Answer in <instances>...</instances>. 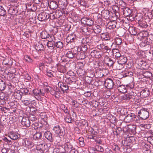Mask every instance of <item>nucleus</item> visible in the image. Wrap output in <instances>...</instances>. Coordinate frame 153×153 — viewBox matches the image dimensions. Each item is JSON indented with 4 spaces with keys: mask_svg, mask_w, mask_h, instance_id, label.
<instances>
[{
    "mask_svg": "<svg viewBox=\"0 0 153 153\" xmlns=\"http://www.w3.org/2000/svg\"><path fill=\"white\" fill-rule=\"evenodd\" d=\"M39 91L38 89H34L33 90V93L36 96L39 95Z\"/></svg>",
    "mask_w": 153,
    "mask_h": 153,
    "instance_id": "59",
    "label": "nucleus"
},
{
    "mask_svg": "<svg viewBox=\"0 0 153 153\" xmlns=\"http://www.w3.org/2000/svg\"><path fill=\"white\" fill-rule=\"evenodd\" d=\"M66 56L69 58H72L76 56V53L74 52L73 50L68 51L66 54Z\"/></svg>",
    "mask_w": 153,
    "mask_h": 153,
    "instance_id": "22",
    "label": "nucleus"
},
{
    "mask_svg": "<svg viewBox=\"0 0 153 153\" xmlns=\"http://www.w3.org/2000/svg\"><path fill=\"white\" fill-rule=\"evenodd\" d=\"M60 108L65 113L67 114L69 113V112L68 110L64 105H61Z\"/></svg>",
    "mask_w": 153,
    "mask_h": 153,
    "instance_id": "48",
    "label": "nucleus"
},
{
    "mask_svg": "<svg viewBox=\"0 0 153 153\" xmlns=\"http://www.w3.org/2000/svg\"><path fill=\"white\" fill-rule=\"evenodd\" d=\"M112 52L113 57L116 59L118 58L121 56L118 49H113L112 50Z\"/></svg>",
    "mask_w": 153,
    "mask_h": 153,
    "instance_id": "16",
    "label": "nucleus"
},
{
    "mask_svg": "<svg viewBox=\"0 0 153 153\" xmlns=\"http://www.w3.org/2000/svg\"><path fill=\"white\" fill-rule=\"evenodd\" d=\"M55 15V13H51L50 14H47L48 19L49 18L52 20L56 19Z\"/></svg>",
    "mask_w": 153,
    "mask_h": 153,
    "instance_id": "46",
    "label": "nucleus"
},
{
    "mask_svg": "<svg viewBox=\"0 0 153 153\" xmlns=\"http://www.w3.org/2000/svg\"><path fill=\"white\" fill-rule=\"evenodd\" d=\"M29 99H27V100H22V102L23 104L25 105H28L31 102V101Z\"/></svg>",
    "mask_w": 153,
    "mask_h": 153,
    "instance_id": "47",
    "label": "nucleus"
},
{
    "mask_svg": "<svg viewBox=\"0 0 153 153\" xmlns=\"http://www.w3.org/2000/svg\"><path fill=\"white\" fill-rule=\"evenodd\" d=\"M25 60L29 62H32V60L31 59L30 57L28 55H26L25 57Z\"/></svg>",
    "mask_w": 153,
    "mask_h": 153,
    "instance_id": "56",
    "label": "nucleus"
},
{
    "mask_svg": "<svg viewBox=\"0 0 153 153\" xmlns=\"http://www.w3.org/2000/svg\"><path fill=\"white\" fill-rule=\"evenodd\" d=\"M110 12L108 10H104L101 13V15L104 18L107 19L109 18Z\"/></svg>",
    "mask_w": 153,
    "mask_h": 153,
    "instance_id": "24",
    "label": "nucleus"
},
{
    "mask_svg": "<svg viewBox=\"0 0 153 153\" xmlns=\"http://www.w3.org/2000/svg\"><path fill=\"white\" fill-rule=\"evenodd\" d=\"M54 133L59 137H63L65 134V131L63 128L59 126H55L53 128Z\"/></svg>",
    "mask_w": 153,
    "mask_h": 153,
    "instance_id": "2",
    "label": "nucleus"
},
{
    "mask_svg": "<svg viewBox=\"0 0 153 153\" xmlns=\"http://www.w3.org/2000/svg\"><path fill=\"white\" fill-rule=\"evenodd\" d=\"M148 140L149 142L152 145H153V137H149L148 138Z\"/></svg>",
    "mask_w": 153,
    "mask_h": 153,
    "instance_id": "62",
    "label": "nucleus"
},
{
    "mask_svg": "<svg viewBox=\"0 0 153 153\" xmlns=\"http://www.w3.org/2000/svg\"><path fill=\"white\" fill-rule=\"evenodd\" d=\"M76 39V35L74 34H69L66 39V41L68 43H71L74 42Z\"/></svg>",
    "mask_w": 153,
    "mask_h": 153,
    "instance_id": "6",
    "label": "nucleus"
},
{
    "mask_svg": "<svg viewBox=\"0 0 153 153\" xmlns=\"http://www.w3.org/2000/svg\"><path fill=\"white\" fill-rule=\"evenodd\" d=\"M105 85L108 89H111L114 86V82L111 79H107L105 81Z\"/></svg>",
    "mask_w": 153,
    "mask_h": 153,
    "instance_id": "7",
    "label": "nucleus"
},
{
    "mask_svg": "<svg viewBox=\"0 0 153 153\" xmlns=\"http://www.w3.org/2000/svg\"><path fill=\"white\" fill-rule=\"evenodd\" d=\"M116 22L113 21L109 22L107 25L108 28L109 29H113L116 27Z\"/></svg>",
    "mask_w": 153,
    "mask_h": 153,
    "instance_id": "21",
    "label": "nucleus"
},
{
    "mask_svg": "<svg viewBox=\"0 0 153 153\" xmlns=\"http://www.w3.org/2000/svg\"><path fill=\"white\" fill-rule=\"evenodd\" d=\"M140 94L142 97H146L149 95L150 93L148 89L145 88L143 89L140 92Z\"/></svg>",
    "mask_w": 153,
    "mask_h": 153,
    "instance_id": "15",
    "label": "nucleus"
},
{
    "mask_svg": "<svg viewBox=\"0 0 153 153\" xmlns=\"http://www.w3.org/2000/svg\"><path fill=\"white\" fill-rule=\"evenodd\" d=\"M98 48L99 49H102L103 51H107L109 50L108 47L103 44H100V45L97 46Z\"/></svg>",
    "mask_w": 153,
    "mask_h": 153,
    "instance_id": "32",
    "label": "nucleus"
},
{
    "mask_svg": "<svg viewBox=\"0 0 153 153\" xmlns=\"http://www.w3.org/2000/svg\"><path fill=\"white\" fill-rule=\"evenodd\" d=\"M114 42L115 45L118 46V48H120V47L119 46L122 43V39L119 37H117L114 39Z\"/></svg>",
    "mask_w": 153,
    "mask_h": 153,
    "instance_id": "29",
    "label": "nucleus"
},
{
    "mask_svg": "<svg viewBox=\"0 0 153 153\" xmlns=\"http://www.w3.org/2000/svg\"><path fill=\"white\" fill-rule=\"evenodd\" d=\"M44 136L47 139L50 141L52 142L53 141L52 136V134L49 131L45 132L44 134Z\"/></svg>",
    "mask_w": 153,
    "mask_h": 153,
    "instance_id": "20",
    "label": "nucleus"
},
{
    "mask_svg": "<svg viewBox=\"0 0 153 153\" xmlns=\"http://www.w3.org/2000/svg\"><path fill=\"white\" fill-rule=\"evenodd\" d=\"M136 116L134 114L130 113L126 116L124 119V121L126 123H129L133 121H137Z\"/></svg>",
    "mask_w": 153,
    "mask_h": 153,
    "instance_id": "4",
    "label": "nucleus"
},
{
    "mask_svg": "<svg viewBox=\"0 0 153 153\" xmlns=\"http://www.w3.org/2000/svg\"><path fill=\"white\" fill-rule=\"evenodd\" d=\"M104 61L105 64L110 67L112 66L114 63L113 61L108 56H106L105 58Z\"/></svg>",
    "mask_w": 153,
    "mask_h": 153,
    "instance_id": "12",
    "label": "nucleus"
},
{
    "mask_svg": "<svg viewBox=\"0 0 153 153\" xmlns=\"http://www.w3.org/2000/svg\"><path fill=\"white\" fill-rule=\"evenodd\" d=\"M6 87V85L4 82L2 80L0 79V91L4 90Z\"/></svg>",
    "mask_w": 153,
    "mask_h": 153,
    "instance_id": "38",
    "label": "nucleus"
},
{
    "mask_svg": "<svg viewBox=\"0 0 153 153\" xmlns=\"http://www.w3.org/2000/svg\"><path fill=\"white\" fill-rule=\"evenodd\" d=\"M0 99L2 100H6L7 97L4 93L1 92L0 93Z\"/></svg>",
    "mask_w": 153,
    "mask_h": 153,
    "instance_id": "45",
    "label": "nucleus"
},
{
    "mask_svg": "<svg viewBox=\"0 0 153 153\" xmlns=\"http://www.w3.org/2000/svg\"><path fill=\"white\" fill-rule=\"evenodd\" d=\"M128 31L132 35H135L137 34V31L135 28L133 27H129Z\"/></svg>",
    "mask_w": 153,
    "mask_h": 153,
    "instance_id": "36",
    "label": "nucleus"
},
{
    "mask_svg": "<svg viewBox=\"0 0 153 153\" xmlns=\"http://www.w3.org/2000/svg\"><path fill=\"white\" fill-rule=\"evenodd\" d=\"M17 6H10L8 9V12L9 14L15 15L18 13V10L17 9Z\"/></svg>",
    "mask_w": 153,
    "mask_h": 153,
    "instance_id": "13",
    "label": "nucleus"
},
{
    "mask_svg": "<svg viewBox=\"0 0 153 153\" xmlns=\"http://www.w3.org/2000/svg\"><path fill=\"white\" fill-rule=\"evenodd\" d=\"M101 38L105 40H107L109 39L110 36L109 33H104L101 35Z\"/></svg>",
    "mask_w": 153,
    "mask_h": 153,
    "instance_id": "31",
    "label": "nucleus"
},
{
    "mask_svg": "<svg viewBox=\"0 0 153 153\" xmlns=\"http://www.w3.org/2000/svg\"><path fill=\"white\" fill-rule=\"evenodd\" d=\"M29 120H30L31 121H33L36 120L37 118L34 115L30 114L29 116Z\"/></svg>",
    "mask_w": 153,
    "mask_h": 153,
    "instance_id": "55",
    "label": "nucleus"
},
{
    "mask_svg": "<svg viewBox=\"0 0 153 153\" xmlns=\"http://www.w3.org/2000/svg\"><path fill=\"white\" fill-rule=\"evenodd\" d=\"M25 146L28 148H31L34 146V143L33 142L29 141L27 138L24 140Z\"/></svg>",
    "mask_w": 153,
    "mask_h": 153,
    "instance_id": "23",
    "label": "nucleus"
},
{
    "mask_svg": "<svg viewBox=\"0 0 153 153\" xmlns=\"http://www.w3.org/2000/svg\"><path fill=\"white\" fill-rule=\"evenodd\" d=\"M129 133L131 134H134L136 133V126L134 125H128Z\"/></svg>",
    "mask_w": 153,
    "mask_h": 153,
    "instance_id": "25",
    "label": "nucleus"
},
{
    "mask_svg": "<svg viewBox=\"0 0 153 153\" xmlns=\"http://www.w3.org/2000/svg\"><path fill=\"white\" fill-rule=\"evenodd\" d=\"M21 124L24 127H27L30 126V122L28 118L23 117L21 121Z\"/></svg>",
    "mask_w": 153,
    "mask_h": 153,
    "instance_id": "9",
    "label": "nucleus"
},
{
    "mask_svg": "<svg viewBox=\"0 0 153 153\" xmlns=\"http://www.w3.org/2000/svg\"><path fill=\"white\" fill-rule=\"evenodd\" d=\"M39 66L40 67L42 68H43V69H44V70L45 69V68L46 69L47 68V65L43 63H40V64H39Z\"/></svg>",
    "mask_w": 153,
    "mask_h": 153,
    "instance_id": "57",
    "label": "nucleus"
},
{
    "mask_svg": "<svg viewBox=\"0 0 153 153\" xmlns=\"http://www.w3.org/2000/svg\"><path fill=\"white\" fill-rule=\"evenodd\" d=\"M65 121L68 123H71L72 121V118L70 116H67L65 119Z\"/></svg>",
    "mask_w": 153,
    "mask_h": 153,
    "instance_id": "54",
    "label": "nucleus"
},
{
    "mask_svg": "<svg viewBox=\"0 0 153 153\" xmlns=\"http://www.w3.org/2000/svg\"><path fill=\"white\" fill-rule=\"evenodd\" d=\"M96 149L98 151L102 152L103 151V149L102 147L101 146H99L97 145L96 146Z\"/></svg>",
    "mask_w": 153,
    "mask_h": 153,
    "instance_id": "61",
    "label": "nucleus"
},
{
    "mask_svg": "<svg viewBox=\"0 0 153 153\" xmlns=\"http://www.w3.org/2000/svg\"><path fill=\"white\" fill-rule=\"evenodd\" d=\"M139 25L142 28H146L148 25H147V23L146 22L144 23H140Z\"/></svg>",
    "mask_w": 153,
    "mask_h": 153,
    "instance_id": "52",
    "label": "nucleus"
},
{
    "mask_svg": "<svg viewBox=\"0 0 153 153\" xmlns=\"http://www.w3.org/2000/svg\"><path fill=\"white\" fill-rule=\"evenodd\" d=\"M123 14L124 15L126 16H129L131 14V10L128 8H124L123 10Z\"/></svg>",
    "mask_w": 153,
    "mask_h": 153,
    "instance_id": "30",
    "label": "nucleus"
},
{
    "mask_svg": "<svg viewBox=\"0 0 153 153\" xmlns=\"http://www.w3.org/2000/svg\"><path fill=\"white\" fill-rule=\"evenodd\" d=\"M49 36V34L46 31H42L41 33V36L42 39H46Z\"/></svg>",
    "mask_w": 153,
    "mask_h": 153,
    "instance_id": "37",
    "label": "nucleus"
},
{
    "mask_svg": "<svg viewBox=\"0 0 153 153\" xmlns=\"http://www.w3.org/2000/svg\"><path fill=\"white\" fill-rule=\"evenodd\" d=\"M96 74V76L98 77H102L104 76L102 71L101 70L97 71Z\"/></svg>",
    "mask_w": 153,
    "mask_h": 153,
    "instance_id": "50",
    "label": "nucleus"
},
{
    "mask_svg": "<svg viewBox=\"0 0 153 153\" xmlns=\"http://www.w3.org/2000/svg\"><path fill=\"white\" fill-rule=\"evenodd\" d=\"M38 19L40 21H45L48 19L47 14L44 12H42L38 16Z\"/></svg>",
    "mask_w": 153,
    "mask_h": 153,
    "instance_id": "10",
    "label": "nucleus"
},
{
    "mask_svg": "<svg viewBox=\"0 0 153 153\" xmlns=\"http://www.w3.org/2000/svg\"><path fill=\"white\" fill-rule=\"evenodd\" d=\"M91 55L92 57L96 58H99L101 56L100 52L95 50H94L91 52Z\"/></svg>",
    "mask_w": 153,
    "mask_h": 153,
    "instance_id": "17",
    "label": "nucleus"
},
{
    "mask_svg": "<svg viewBox=\"0 0 153 153\" xmlns=\"http://www.w3.org/2000/svg\"><path fill=\"white\" fill-rule=\"evenodd\" d=\"M45 91L46 92H50V91H51L52 90L53 91L55 92V91L50 86H48L47 87H45L44 88Z\"/></svg>",
    "mask_w": 153,
    "mask_h": 153,
    "instance_id": "53",
    "label": "nucleus"
},
{
    "mask_svg": "<svg viewBox=\"0 0 153 153\" xmlns=\"http://www.w3.org/2000/svg\"><path fill=\"white\" fill-rule=\"evenodd\" d=\"M93 30L96 33H98L101 32V28L99 25H95L92 27Z\"/></svg>",
    "mask_w": 153,
    "mask_h": 153,
    "instance_id": "26",
    "label": "nucleus"
},
{
    "mask_svg": "<svg viewBox=\"0 0 153 153\" xmlns=\"http://www.w3.org/2000/svg\"><path fill=\"white\" fill-rule=\"evenodd\" d=\"M139 116L143 120L147 119L149 116L148 109L146 108L141 109L138 113Z\"/></svg>",
    "mask_w": 153,
    "mask_h": 153,
    "instance_id": "1",
    "label": "nucleus"
},
{
    "mask_svg": "<svg viewBox=\"0 0 153 153\" xmlns=\"http://www.w3.org/2000/svg\"><path fill=\"white\" fill-rule=\"evenodd\" d=\"M55 13L56 19L59 18L62 15V13L61 10H56Z\"/></svg>",
    "mask_w": 153,
    "mask_h": 153,
    "instance_id": "44",
    "label": "nucleus"
},
{
    "mask_svg": "<svg viewBox=\"0 0 153 153\" xmlns=\"http://www.w3.org/2000/svg\"><path fill=\"white\" fill-rule=\"evenodd\" d=\"M55 42H49L48 41L47 42L46 45L49 48H54V43L55 44Z\"/></svg>",
    "mask_w": 153,
    "mask_h": 153,
    "instance_id": "43",
    "label": "nucleus"
},
{
    "mask_svg": "<svg viewBox=\"0 0 153 153\" xmlns=\"http://www.w3.org/2000/svg\"><path fill=\"white\" fill-rule=\"evenodd\" d=\"M43 145L42 144L38 145L35 150L36 153H43L44 152Z\"/></svg>",
    "mask_w": 153,
    "mask_h": 153,
    "instance_id": "19",
    "label": "nucleus"
},
{
    "mask_svg": "<svg viewBox=\"0 0 153 153\" xmlns=\"http://www.w3.org/2000/svg\"><path fill=\"white\" fill-rule=\"evenodd\" d=\"M46 39L47 41L49 42H55V41H56V39L55 36L53 35H49V36H48Z\"/></svg>",
    "mask_w": 153,
    "mask_h": 153,
    "instance_id": "39",
    "label": "nucleus"
},
{
    "mask_svg": "<svg viewBox=\"0 0 153 153\" xmlns=\"http://www.w3.org/2000/svg\"><path fill=\"white\" fill-rule=\"evenodd\" d=\"M81 22L82 23L88 26H91L93 25L94 23L93 20L87 17L82 18L81 20Z\"/></svg>",
    "mask_w": 153,
    "mask_h": 153,
    "instance_id": "5",
    "label": "nucleus"
},
{
    "mask_svg": "<svg viewBox=\"0 0 153 153\" xmlns=\"http://www.w3.org/2000/svg\"><path fill=\"white\" fill-rule=\"evenodd\" d=\"M6 13V12L4 7L0 5V16H4Z\"/></svg>",
    "mask_w": 153,
    "mask_h": 153,
    "instance_id": "42",
    "label": "nucleus"
},
{
    "mask_svg": "<svg viewBox=\"0 0 153 153\" xmlns=\"http://www.w3.org/2000/svg\"><path fill=\"white\" fill-rule=\"evenodd\" d=\"M9 137L12 140H16L20 137V135L18 133L12 131L8 134Z\"/></svg>",
    "mask_w": 153,
    "mask_h": 153,
    "instance_id": "8",
    "label": "nucleus"
},
{
    "mask_svg": "<svg viewBox=\"0 0 153 153\" xmlns=\"http://www.w3.org/2000/svg\"><path fill=\"white\" fill-rule=\"evenodd\" d=\"M46 75L49 77H52L53 76V72L51 70H48V69H46Z\"/></svg>",
    "mask_w": 153,
    "mask_h": 153,
    "instance_id": "41",
    "label": "nucleus"
},
{
    "mask_svg": "<svg viewBox=\"0 0 153 153\" xmlns=\"http://www.w3.org/2000/svg\"><path fill=\"white\" fill-rule=\"evenodd\" d=\"M95 142H96V144L98 145H100L102 144V140L100 139H97L95 140Z\"/></svg>",
    "mask_w": 153,
    "mask_h": 153,
    "instance_id": "63",
    "label": "nucleus"
},
{
    "mask_svg": "<svg viewBox=\"0 0 153 153\" xmlns=\"http://www.w3.org/2000/svg\"><path fill=\"white\" fill-rule=\"evenodd\" d=\"M122 73L124 77L129 76L130 75H132V72H129L126 71L123 72Z\"/></svg>",
    "mask_w": 153,
    "mask_h": 153,
    "instance_id": "49",
    "label": "nucleus"
},
{
    "mask_svg": "<svg viewBox=\"0 0 153 153\" xmlns=\"http://www.w3.org/2000/svg\"><path fill=\"white\" fill-rule=\"evenodd\" d=\"M50 7L51 9H55L57 7L56 2L54 1H51L50 4H48Z\"/></svg>",
    "mask_w": 153,
    "mask_h": 153,
    "instance_id": "33",
    "label": "nucleus"
},
{
    "mask_svg": "<svg viewBox=\"0 0 153 153\" xmlns=\"http://www.w3.org/2000/svg\"><path fill=\"white\" fill-rule=\"evenodd\" d=\"M32 127H33L35 129H36L39 127V124L37 123H34L32 124Z\"/></svg>",
    "mask_w": 153,
    "mask_h": 153,
    "instance_id": "60",
    "label": "nucleus"
},
{
    "mask_svg": "<svg viewBox=\"0 0 153 153\" xmlns=\"http://www.w3.org/2000/svg\"><path fill=\"white\" fill-rule=\"evenodd\" d=\"M56 47L57 48L62 49L63 47V44L61 41H55L54 44V47Z\"/></svg>",
    "mask_w": 153,
    "mask_h": 153,
    "instance_id": "34",
    "label": "nucleus"
},
{
    "mask_svg": "<svg viewBox=\"0 0 153 153\" xmlns=\"http://www.w3.org/2000/svg\"><path fill=\"white\" fill-rule=\"evenodd\" d=\"M57 69L60 72H63L65 69L64 67L60 64H59L57 66Z\"/></svg>",
    "mask_w": 153,
    "mask_h": 153,
    "instance_id": "51",
    "label": "nucleus"
},
{
    "mask_svg": "<svg viewBox=\"0 0 153 153\" xmlns=\"http://www.w3.org/2000/svg\"><path fill=\"white\" fill-rule=\"evenodd\" d=\"M123 131L124 132H128L129 133V130L128 125H126L123 127Z\"/></svg>",
    "mask_w": 153,
    "mask_h": 153,
    "instance_id": "58",
    "label": "nucleus"
},
{
    "mask_svg": "<svg viewBox=\"0 0 153 153\" xmlns=\"http://www.w3.org/2000/svg\"><path fill=\"white\" fill-rule=\"evenodd\" d=\"M118 91L120 93H124L127 91V90L126 87L124 85H121L117 87Z\"/></svg>",
    "mask_w": 153,
    "mask_h": 153,
    "instance_id": "27",
    "label": "nucleus"
},
{
    "mask_svg": "<svg viewBox=\"0 0 153 153\" xmlns=\"http://www.w3.org/2000/svg\"><path fill=\"white\" fill-rule=\"evenodd\" d=\"M136 95V93L131 91L123 95L121 99L123 100H129L131 98H134Z\"/></svg>",
    "mask_w": 153,
    "mask_h": 153,
    "instance_id": "3",
    "label": "nucleus"
},
{
    "mask_svg": "<svg viewBox=\"0 0 153 153\" xmlns=\"http://www.w3.org/2000/svg\"><path fill=\"white\" fill-rule=\"evenodd\" d=\"M70 104L73 107L77 108L79 106V104L75 100H72L70 102Z\"/></svg>",
    "mask_w": 153,
    "mask_h": 153,
    "instance_id": "40",
    "label": "nucleus"
},
{
    "mask_svg": "<svg viewBox=\"0 0 153 153\" xmlns=\"http://www.w3.org/2000/svg\"><path fill=\"white\" fill-rule=\"evenodd\" d=\"M119 58L118 62L119 64L122 65L125 64L127 61V58L124 56H121Z\"/></svg>",
    "mask_w": 153,
    "mask_h": 153,
    "instance_id": "18",
    "label": "nucleus"
},
{
    "mask_svg": "<svg viewBox=\"0 0 153 153\" xmlns=\"http://www.w3.org/2000/svg\"><path fill=\"white\" fill-rule=\"evenodd\" d=\"M42 137V133L40 132L36 133L33 136V138L35 140H38Z\"/></svg>",
    "mask_w": 153,
    "mask_h": 153,
    "instance_id": "35",
    "label": "nucleus"
},
{
    "mask_svg": "<svg viewBox=\"0 0 153 153\" xmlns=\"http://www.w3.org/2000/svg\"><path fill=\"white\" fill-rule=\"evenodd\" d=\"M64 149L65 151L68 152H71L72 150L74 149L73 146L69 142L66 143L65 144Z\"/></svg>",
    "mask_w": 153,
    "mask_h": 153,
    "instance_id": "11",
    "label": "nucleus"
},
{
    "mask_svg": "<svg viewBox=\"0 0 153 153\" xmlns=\"http://www.w3.org/2000/svg\"><path fill=\"white\" fill-rule=\"evenodd\" d=\"M60 87L62 91L63 92L66 91L68 89V86L66 84L62 83H60Z\"/></svg>",
    "mask_w": 153,
    "mask_h": 153,
    "instance_id": "28",
    "label": "nucleus"
},
{
    "mask_svg": "<svg viewBox=\"0 0 153 153\" xmlns=\"http://www.w3.org/2000/svg\"><path fill=\"white\" fill-rule=\"evenodd\" d=\"M35 48L37 51L41 52L44 49V47L42 43L38 42L35 45Z\"/></svg>",
    "mask_w": 153,
    "mask_h": 153,
    "instance_id": "14",
    "label": "nucleus"
},
{
    "mask_svg": "<svg viewBox=\"0 0 153 153\" xmlns=\"http://www.w3.org/2000/svg\"><path fill=\"white\" fill-rule=\"evenodd\" d=\"M145 76L147 75V76L146 77H150L152 75V73L149 71H146V73H145Z\"/></svg>",
    "mask_w": 153,
    "mask_h": 153,
    "instance_id": "64",
    "label": "nucleus"
}]
</instances>
